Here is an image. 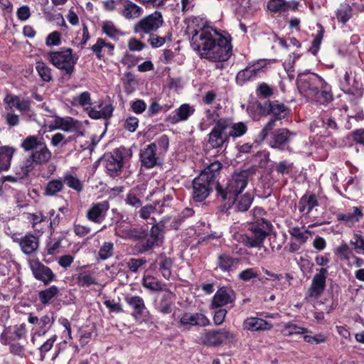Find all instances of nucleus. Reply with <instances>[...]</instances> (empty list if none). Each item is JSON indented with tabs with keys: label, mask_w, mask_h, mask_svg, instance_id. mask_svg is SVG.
I'll list each match as a JSON object with an SVG mask.
<instances>
[{
	"label": "nucleus",
	"mask_w": 364,
	"mask_h": 364,
	"mask_svg": "<svg viewBox=\"0 0 364 364\" xmlns=\"http://www.w3.org/2000/svg\"><path fill=\"white\" fill-rule=\"evenodd\" d=\"M191 46L198 51L200 58L213 62L226 61L232 54L230 41L210 26L196 30Z\"/></svg>",
	"instance_id": "f257e3e1"
},
{
	"label": "nucleus",
	"mask_w": 364,
	"mask_h": 364,
	"mask_svg": "<svg viewBox=\"0 0 364 364\" xmlns=\"http://www.w3.org/2000/svg\"><path fill=\"white\" fill-rule=\"evenodd\" d=\"M223 166L218 161L208 165L200 175L193 181L192 196L195 201L201 202L208 197L213 187L216 188V178Z\"/></svg>",
	"instance_id": "f03ea898"
},
{
	"label": "nucleus",
	"mask_w": 364,
	"mask_h": 364,
	"mask_svg": "<svg viewBox=\"0 0 364 364\" xmlns=\"http://www.w3.org/2000/svg\"><path fill=\"white\" fill-rule=\"evenodd\" d=\"M249 174L247 171L235 172L232 174L225 187L220 183L217 184V196L220 197L225 202V204L228 205L229 208L235 203L238 195L245 188Z\"/></svg>",
	"instance_id": "7ed1b4c3"
},
{
	"label": "nucleus",
	"mask_w": 364,
	"mask_h": 364,
	"mask_svg": "<svg viewBox=\"0 0 364 364\" xmlns=\"http://www.w3.org/2000/svg\"><path fill=\"white\" fill-rule=\"evenodd\" d=\"M27 333L25 323L9 326L3 330L0 341L1 344L9 346V351L11 354L22 357L24 355L25 348L21 342L26 341Z\"/></svg>",
	"instance_id": "20e7f679"
},
{
	"label": "nucleus",
	"mask_w": 364,
	"mask_h": 364,
	"mask_svg": "<svg viewBox=\"0 0 364 364\" xmlns=\"http://www.w3.org/2000/svg\"><path fill=\"white\" fill-rule=\"evenodd\" d=\"M272 228V225L268 220L261 218L250 225L247 232L240 235V240L247 247H261Z\"/></svg>",
	"instance_id": "39448f33"
},
{
	"label": "nucleus",
	"mask_w": 364,
	"mask_h": 364,
	"mask_svg": "<svg viewBox=\"0 0 364 364\" xmlns=\"http://www.w3.org/2000/svg\"><path fill=\"white\" fill-rule=\"evenodd\" d=\"M21 146L25 151H31L30 156L38 165L48 164L52 158V153L43 139L36 135L26 137Z\"/></svg>",
	"instance_id": "423d86ee"
},
{
	"label": "nucleus",
	"mask_w": 364,
	"mask_h": 364,
	"mask_svg": "<svg viewBox=\"0 0 364 364\" xmlns=\"http://www.w3.org/2000/svg\"><path fill=\"white\" fill-rule=\"evenodd\" d=\"M131 155L128 150L122 147L105 154L103 159V164L107 173L112 178L119 176L126 161L130 158Z\"/></svg>",
	"instance_id": "0eeeda50"
},
{
	"label": "nucleus",
	"mask_w": 364,
	"mask_h": 364,
	"mask_svg": "<svg viewBox=\"0 0 364 364\" xmlns=\"http://www.w3.org/2000/svg\"><path fill=\"white\" fill-rule=\"evenodd\" d=\"M48 59L58 69L71 75L74 72L77 58L74 57L71 48H63L60 50L49 52Z\"/></svg>",
	"instance_id": "6e6552de"
},
{
	"label": "nucleus",
	"mask_w": 364,
	"mask_h": 364,
	"mask_svg": "<svg viewBox=\"0 0 364 364\" xmlns=\"http://www.w3.org/2000/svg\"><path fill=\"white\" fill-rule=\"evenodd\" d=\"M164 17L161 12L156 11L146 15L138 21L133 26V31L144 38L145 34L155 33L164 24Z\"/></svg>",
	"instance_id": "1a4fd4ad"
},
{
	"label": "nucleus",
	"mask_w": 364,
	"mask_h": 364,
	"mask_svg": "<svg viewBox=\"0 0 364 364\" xmlns=\"http://www.w3.org/2000/svg\"><path fill=\"white\" fill-rule=\"evenodd\" d=\"M230 134L226 118L219 119L208 134V144L213 149L221 148L229 142Z\"/></svg>",
	"instance_id": "9d476101"
},
{
	"label": "nucleus",
	"mask_w": 364,
	"mask_h": 364,
	"mask_svg": "<svg viewBox=\"0 0 364 364\" xmlns=\"http://www.w3.org/2000/svg\"><path fill=\"white\" fill-rule=\"evenodd\" d=\"M324 84L323 80L314 73L299 75L297 78L300 92L310 97L318 95L319 90L323 87Z\"/></svg>",
	"instance_id": "9b49d317"
},
{
	"label": "nucleus",
	"mask_w": 364,
	"mask_h": 364,
	"mask_svg": "<svg viewBox=\"0 0 364 364\" xmlns=\"http://www.w3.org/2000/svg\"><path fill=\"white\" fill-rule=\"evenodd\" d=\"M202 339L203 343L205 346L208 347H218L232 343L235 340V336L230 331L220 328L206 331Z\"/></svg>",
	"instance_id": "f8f14e48"
},
{
	"label": "nucleus",
	"mask_w": 364,
	"mask_h": 364,
	"mask_svg": "<svg viewBox=\"0 0 364 364\" xmlns=\"http://www.w3.org/2000/svg\"><path fill=\"white\" fill-rule=\"evenodd\" d=\"M266 65L267 63L264 60H259L249 64L245 69L237 73L235 79L237 84L242 85L247 81L252 80L257 76L265 72Z\"/></svg>",
	"instance_id": "ddd939ff"
},
{
	"label": "nucleus",
	"mask_w": 364,
	"mask_h": 364,
	"mask_svg": "<svg viewBox=\"0 0 364 364\" xmlns=\"http://www.w3.org/2000/svg\"><path fill=\"white\" fill-rule=\"evenodd\" d=\"M114 235L123 239L137 241L145 238L146 232L142 228H132L122 221L116 223Z\"/></svg>",
	"instance_id": "4468645a"
},
{
	"label": "nucleus",
	"mask_w": 364,
	"mask_h": 364,
	"mask_svg": "<svg viewBox=\"0 0 364 364\" xmlns=\"http://www.w3.org/2000/svg\"><path fill=\"white\" fill-rule=\"evenodd\" d=\"M210 323L209 319L203 314H191L186 312L181 315L177 323L178 328H183L182 331L189 330L191 326H207Z\"/></svg>",
	"instance_id": "2eb2a0df"
},
{
	"label": "nucleus",
	"mask_w": 364,
	"mask_h": 364,
	"mask_svg": "<svg viewBox=\"0 0 364 364\" xmlns=\"http://www.w3.org/2000/svg\"><path fill=\"white\" fill-rule=\"evenodd\" d=\"M29 267L32 271L34 277L48 284L56 279V275L47 266L41 263L38 259L29 260Z\"/></svg>",
	"instance_id": "dca6fc26"
},
{
	"label": "nucleus",
	"mask_w": 364,
	"mask_h": 364,
	"mask_svg": "<svg viewBox=\"0 0 364 364\" xmlns=\"http://www.w3.org/2000/svg\"><path fill=\"white\" fill-rule=\"evenodd\" d=\"M363 216V208L360 206H353L346 213H338L336 215L337 221L350 228L361 221Z\"/></svg>",
	"instance_id": "f3484780"
},
{
	"label": "nucleus",
	"mask_w": 364,
	"mask_h": 364,
	"mask_svg": "<svg viewBox=\"0 0 364 364\" xmlns=\"http://www.w3.org/2000/svg\"><path fill=\"white\" fill-rule=\"evenodd\" d=\"M109 208V204L107 200L92 203L87 210L86 218L90 221L95 223H100L105 220Z\"/></svg>",
	"instance_id": "a211bd4d"
},
{
	"label": "nucleus",
	"mask_w": 364,
	"mask_h": 364,
	"mask_svg": "<svg viewBox=\"0 0 364 364\" xmlns=\"http://www.w3.org/2000/svg\"><path fill=\"white\" fill-rule=\"evenodd\" d=\"M295 134L287 128L278 129L273 133L269 145L272 148L284 150L285 146L290 142L291 136Z\"/></svg>",
	"instance_id": "6ab92c4d"
},
{
	"label": "nucleus",
	"mask_w": 364,
	"mask_h": 364,
	"mask_svg": "<svg viewBox=\"0 0 364 364\" xmlns=\"http://www.w3.org/2000/svg\"><path fill=\"white\" fill-rule=\"evenodd\" d=\"M159 155L160 154L156 151V143H151L147 145L140 153L141 165L147 168L154 167L159 164Z\"/></svg>",
	"instance_id": "aec40b11"
},
{
	"label": "nucleus",
	"mask_w": 364,
	"mask_h": 364,
	"mask_svg": "<svg viewBox=\"0 0 364 364\" xmlns=\"http://www.w3.org/2000/svg\"><path fill=\"white\" fill-rule=\"evenodd\" d=\"M194 112V107L185 103L168 115L165 120L171 124H176L180 122L188 120Z\"/></svg>",
	"instance_id": "412c9836"
},
{
	"label": "nucleus",
	"mask_w": 364,
	"mask_h": 364,
	"mask_svg": "<svg viewBox=\"0 0 364 364\" xmlns=\"http://www.w3.org/2000/svg\"><path fill=\"white\" fill-rule=\"evenodd\" d=\"M129 305L132 308V316L139 323L145 321L148 311L141 297H126Z\"/></svg>",
	"instance_id": "4be33fe9"
},
{
	"label": "nucleus",
	"mask_w": 364,
	"mask_h": 364,
	"mask_svg": "<svg viewBox=\"0 0 364 364\" xmlns=\"http://www.w3.org/2000/svg\"><path fill=\"white\" fill-rule=\"evenodd\" d=\"M55 127L66 132H75L77 136H83L81 131V123L72 117H57L55 121Z\"/></svg>",
	"instance_id": "5701e85b"
},
{
	"label": "nucleus",
	"mask_w": 364,
	"mask_h": 364,
	"mask_svg": "<svg viewBox=\"0 0 364 364\" xmlns=\"http://www.w3.org/2000/svg\"><path fill=\"white\" fill-rule=\"evenodd\" d=\"M143 12V9L139 6L129 0H122L119 13L127 19L136 18L139 17Z\"/></svg>",
	"instance_id": "b1692460"
},
{
	"label": "nucleus",
	"mask_w": 364,
	"mask_h": 364,
	"mask_svg": "<svg viewBox=\"0 0 364 364\" xmlns=\"http://www.w3.org/2000/svg\"><path fill=\"white\" fill-rule=\"evenodd\" d=\"M161 222L153 225L150 230V235L146 241L141 245V252H146L151 249L154 245H158L163 238Z\"/></svg>",
	"instance_id": "393cba45"
},
{
	"label": "nucleus",
	"mask_w": 364,
	"mask_h": 364,
	"mask_svg": "<svg viewBox=\"0 0 364 364\" xmlns=\"http://www.w3.org/2000/svg\"><path fill=\"white\" fill-rule=\"evenodd\" d=\"M18 243L24 254L31 255L39 247V238L34 235L27 234L19 240Z\"/></svg>",
	"instance_id": "a878e982"
},
{
	"label": "nucleus",
	"mask_w": 364,
	"mask_h": 364,
	"mask_svg": "<svg viewBox=\"0 0 364 364\" xmlns=\"http://www.w3.org/2000/svg\"><path fill=\"white\" fill-rule=\"evenodd\" d=\"M272 327L273 326L270 322L257 317L247 318L243 322L244 329L250 331L270 330Z\"/></svg>",
	"instance_id": "bb28decb"
},
{
	"label": "nucleus",
	"mask_w": 364,
	"mask_h": 364,
	"mask_svg": "<svg viewBox=\"0 0 364 364\" xmlns=\"http://www.w3.org/2000/svg\"><path fill=\"white\" fill-rule=\"evenodd\" d=\"M99 107L100 108V110L96 109L95 107H86L90 117L92 119H108L112 116L114 107L112 104L102 102Z\"/></svg>",
	"instance_id": "cd10ccee"
},
{
	"label": "nucleus",
	"mask_w": 364,
	"mask_h": 364,
	"mask_svg": "<svg viewBox=\"0 0 364 364\" xmlns=\"http://www.w3.org/2000/svg\"><path fill=\"white\" fill-rule=\"evenodd\" d=\"M327 274V269L321 268L319 270V273L314 276L311 287V296H318L323 292L326 286V278Z\"/></svg>",
	"instance_id": "c85d7f7f"
},
{
	"label": "nucleus",
	"mask_w": 364,
	"mask_h": 364,
	"mask_svg": "<svg viewBox=\"0 0 364 364\" xmlns=\"http://www.w3.org/2000/svg\"><path fill=\"white\" fill-rule=\"evenodd\" d=\"M239 258L232 257L228 254H222L218 256L217 260V267L223 272H231L237 268L240 263Z\"/></svg>",
	"instance_id": "c756f323"
},
{
	"label": "nucleus",
	"mask_w": 364,
	"mask_h": 364,
	"mask_svg": "<svg viewBox=\"0 0 364 364\" xmlns=\"http://www.w3.org/2000/svg\"><path fill=\"white\" fill-rule=\"evenodd\" d=\"M269 114L273 115V118L277 120H282L289 115L290 110L283 103L277 100L268 102Z\"/></svg>",
	"instance_id": "7c9ffc66"
},
{
	"label": "nucleus",
	"mask_w": 364,
	"mask_h": 364,
	"mask_svg": "<svg viewBox=\"0 0 364 364\" xmlns=\"http://www.w3.org/2000/svg\"><path fill=\"white\" fill-rule=\"evenodd\" d=\"M318 205V201L315 194H305L299 201V210L300 213L307 215L314 208Z\"/></svg>",
	"instance_id": "2f4dec72"
},
{
	"label": "nucleus",
	"mask_w": 364,
	"mask_h": 364,
	"mask_svg": "<svg viewBox=\"0 0 364 364\" xmlns=\"http://www.w3.org/2000/svg\"><path fill=\"white\" fill-rule=\"evenodd\" d=\"M15 149L8 146H0V172L9 169Z\"/></svg>",
	"instance_id": "473e14b6"
},
{
	"label": "nucleus",
	"mask_w": 364,
	"mask_h": 364,
	"mask_svg": "<svg viewBox=\"0 0 364 364\" xmlns=\"http://www.w3.org/2000/svg\"><path fill=\"white\" fill-rule=\"evenodd\" d=\"M294 6H291V4L286 2L284 0H269L267 7L268 10L273 13H283L289 11L290 9H296L298 3L294 2Z\"/></svg>",
	"instance_id": "72a5a7b5"
},
{
	"label": "nucleus",
	"mask_w": 364,
	"mask_h": 364,
	"mask_svg": "<svg viewBox=\"0 0 364 364\" xmlns=\"http://www.w3.org/2000/svg\"><path fill=\"white\" fill-rule=\"evenodd\" d=\"M280 332L284 336L311 333L308 328L300 326L292 321L285 323L281 328Z\"/></svg>",
	"instance_id": "f704fd0d"
},
{
	"label": "nucleus",
	"mask_w": 364,
	"mask_h": 364,
	"mask_svg": "<svg viewBox=\"0 0 364 364\" xmlns=\"http://www.w3.org/2000/svg\"><path fill=\"white\" fill-rule=\"evenodd\" d=\"M226 119L229 126L230 137H240L247 132V127L244 122H240L235 123L232 122V119L230 118H226Z\"/></svg>",
	"instance_id": "c9c22d12"
},
{
	"label": "nucleus",
	"mask_w": 364,
	"mask_h": 364,
	"mask_svg": "<svg viewBox=\"0 0 364 364\" xmlns=\"http://www.w3.org/2000/svg\"><path fill=\"white\" fill-rule=\"evenodd\" d=\"M63 188L64 184L62 179H52L47 183L43 194L47 196H54L61 192Z\"/></svg>",
	"instance_id": "e433bc0d"
},
{
	"label": "nucleus",
	"mask_w": 364,
	"mask_h": 364,
	"mask_svg": "<svg viewBox=\"0 0 364 364\" xmlns=\"http://www.w3.org/2000/svg\"><path fill=\"white\" fill-rule=\"evenodd\" d=\"M37 165L33 161L32 157L29 156L26 158L19 167L16 168V174L18 178H23L28 176V174L34 169L35 166Z\"/></svg>",
	"instance_id": "4c0bfd02"
},
{
	"label": "nucleus",
	"mask_w": 364,
	"mask_h": 364,
	"mask_svg": "<svg viewBox=\"0 0 364 364\" xmlns=\"http://www.w3.org/2000/svg\"><path fill=\"white\" fill-rule=\"evenodd\" d=\"M53 318H50L49 316L45 315L41 317L38 320L37 326L33 328L35 331V334L38 336H44L50 328Z\"/></svg>",
	"instance_id": "58836bf2"
},
{
	"label": "nucleus",
	"mask_w": 364,
	"mask_h": 364,
	"mask_svg": "<svg viewBox=\"0 0 364 364\" xmlns=\"http://www.w3.org/2000/svg\"><path fill=\"white\" fill-rule=\"evenodd\" d=\"M316 28V32L312 34L313 41L310 48V51L314 55L317 54L325 32L324 28L321 23H317Z\"/></svg>",
	"instance_id": "ea45409f"
},
{
	"label": "nucleus",
	"mask_w": 364,
	"mask_h": 364,
	"mask_svg": "<svg viewBox=\"0 0 364 364\" xmlns=\"http://www.w3.org/2000/svg\"><path fill=\"white\" fill-rule=\"evenodd\" d=\"M159 259V270L165 279H168L171 276L173 260L170 257L163 255H161Z\"/></svg>",
	"instance_id": "a19ab883"
},
{
	"label": "nucleus",
	"mask_w": 364,
	"mask_h": 364,
	"mask_svg": "<svg viewBox=\"0 0 364 364\" xmlns=\"http://www.w3.org/2000/svg\"><path fill=\"white\" fill-rule=\"evenodd\" d=\"M350 245L355 253L364 255V232H354L350 240Z\"/></svg>",
	"instance_id": "79ce46f5"
},
{
	"label": "nucleus",
	"mask_w": 364,
	"mask_h": 364,
	"mask_svg": "<svg viewBox=\"0 0 364 364\" xmlns=\"http://www.w3.org/2000/svg\"><path fill=\"white\" fill-rule=\"evenodd\" d=\"M252 200L253 198L252 196L250 193H245L239 198L237 197L235 203L232 206H235V209L237 211L245 212L249 209Z\"/></svg>",
	"instance_id": "37998d69"
},
{
	"label": "nucleus",
	"mask_w": 364,
	"mask_h": 364,
	"mask_svg": "<svg viewBox=\"0 0 364 364\" xmlns=\"http://www.w3.org/2000/svg\"><path fill=\"white\" fill-rule=\"evenodd\" d=\"M353 14V9L348 4H342L336 11V16L338 22L346 23Z\"/></svg>",
	"instance_id": "c03bdc74"
},
{
	"label": "nucleus",
	"mask_w": 364,
	"mask_h": 364,
	"mask_svg": "<svg viewBox=\"0 0 364 364\" xmlns=\"http://www.w3.org/2000/svg\"><path fill=\"white\" fill-rule=\"evenodd\" d=\"M36 70L43 81L48 82L53 80L52 70L44 62H36Z\"/></svg>",
	"instance_id": "a18cd8bd"
},
{
	"label": "nucleus",
	"mask_w": 364,
	"mask_h": 364,
	"mask_svg": "<svg viewBox=\"0 0 364 364\" xmlns=\"http://www.w3.org/2000/svg\"><path fill=\"white\" fill-rule=\"evenodd\" d=\"M183 221V215H176L173 218L166 217L161 220V225L166 230H178Z\"/></svg>",
	"instance_id": "49530a36"
},
{
	"label": "nucleus",
	"mask_w": 364,
	"mask_h": 364,
	"mask_svg": "<svg viewBox=\"0 0 364 364\" xmlns=\"http://www.w3.org/2000/svg\"><path fill=\"white\" fill-rule=\"evenodd\" d=\"M102 31L112 39L117 40L124 35V33L117 28L111 21H106L103 23Z\"/></svg>",
	"instance_id": "de8ad7c7"
},
{
	"label": "nucleus",
	"mask_w": 364,
	"mask_h": 364,
	"mask_svg": "<svg viewBox=\"0 0 364 364\" xmlns=\"http://www.w3.org/2000/svg\"><path fill=\"white\" fill-rule=\"evenodd\" d=\"M62 181H63V184L65 183L69 188L77 192H80L83 189V185L81 181L77 177L71 174H65Z\"/></svg>",
	"instance_id": "09e8293b"
},
{
	"label": "nucleus",
	"mask_w": 364,
	"mask_h": 364,
	"mask_svg": "<svg viewBox=\"0 0 364 364\" xmlns=\"http://www.w3.org/2000/svg\"><path fill=\"white\" fill-rule=\"evenodd\" d=\"M289 232L292 237H295L301 244L305 243L308 240V235H311L313 233L311 231L309 230H305L302 231L301 228L299 227L291 228L289 230Z\"/></svg>",
	"instance_id": "8fccbe9b"
},
{
	"label": "nucleus",
	"mask_w": 364,
	"mask_h": 364,
	"mask_svg": "<svg viewBox=\"0 0 364 364\" xmlns=\"http://www.w3.org/2000/svg\"><path fill=\"white\" fill-rule=\"evenodd\" d=\"M164 205V203L160 204L159 201H156L154 205H148L142 207L139 210V215L143 219H148L152 213L155 211L161 212V208Z\"/></svg>",
	"instance_id": "3c124183"
},
{
	"label": "nucleus",
	"mask_w": 364,
	"mask_h": 364,
	"mask_svg": "<svg viewBox=\"0 0 364 364\" xmlns=\"http://www.w3.org/2000/svg\"><path fill=\"white\" fill-rule=\"evenodd\" d=\"M46 219V217L44 216L41 212L28 214V220L31 223L32 228L35 231L38 232H42V231L38 229V225L44 222Z\"/></svg>",
	"instance_id": "603ef678"
},
{
	"label": "nucleus",
	"mask_w": 364,
	"mask_h": 364,
	"mask_svg": "<svg viewBox=\"0 0 364 364\" xmlns=\"http://www.w3.org/2000/svg\"><path fill=\"white\" fill-rule=\"evenodd\" d=\"M144 286L153 291L162 290L163 287L159 280L152 276H145L143 279Z\"/></svg>",
	"instance_id": "864d4df0"
},
{
	"label": "nucleus",
	"mask_w": 364,
	"mask_h": 364,
	"mask_svg": "<svg viewBox=\"0 0 364 364\" xmlns=\"http://www.w3.org/2000/svg\"><path fill=\"white\" fill-rule=\"evenodd\" d=\"M112 242H105L99 250L98 257L102 260H105L113 255Z\"/></svg>",
	"instance_id": "5fc2aeb1"
},
{
	"label": "nucleus",
	"mask_w": 364,
	"mask_h": 364,
	"mask_svg": "<svg viewBox=\"0 0 364 364\" xmlns=\"http://www.w3.org/2000/svg\"><path fill=\"white\" fill-rule=\"evenodd\" d=\"M171 297H162L157 306L158 310L162 314H170L172 312L173 302L170 299Z\"/></svg>",
	"instance_id": "6e6d98bb"
},
{
	"label": "nucleus",
	"mask_w": 364,
	"mask_h": 364,
	"mask_svg": "<svg viewBox=\"0 0 364 364\" xmlns=\"http://www.w3.org/2000/svg\"><path fill=\"white\" fill-rule=\"evenodd\" d=\"M304 341L310 344H320L325 343L327 340L326 336L323 333H317L315 335H310L307 333L304 334Z\"/></svg>",
	"instance_id": "4d7b16f0"
},
{
	"label": "nucleus",
	"mask_w": 364,
	"mask_h": 364,
	"mask_svg": "<svg viewBox=\"0 0 364 364\" xmlns=\"http://www.w3.org/2000/svg\"><path fill=\"white\" fill-rule=\"evenodd\" d=\"M154 143L156 144V151L159 154H164L168 151L169 139L167 135H161Z\"/></svg>",
	"instance_id": "13d9d810"
},
{
	"label": "nucleus",
	"mask_w": 364,
	"mask_h": 364,
	"mask_svg": "<svg viewBox=\"0 0 364 364\" xmlns=\"http://www.w3.org/2000/svg\"><path fill=\"white\" fill-rule=\"evenodd\" d=\"M74 139L73 137L69 136L68 138H65V135L62 133H56L51 137L50 144L53 146L57 147L60 145L64 146L67 144L68 142Z\"/></svg>",
	"instance_id": "bf43d9fd"
},
{
	"label": "nucleus",
	"mask_w": 364,
	"mask_h": 364,
	"mask_svg": "<svg viewBox=\"0 0 364 364\" xmlns=\"http://www.w3.org/2000/svg\"><path fill=\"white\" fill-rule=\"evenodd\" d=\"M137 190L135 188L132 189L128 194L127 195L126 202L127 204L135 207L139 208L141 205V201L140 198L137 196Z\"/></svg>",
	"instance_id": "052dcab7"
},
{
	"label": "nucleus",
	"mask_w": 364,
	"mask_h": 364,
	"mask_svg": "<svg viewBox=\"0 0 364 364\" xmlns=\"http://www.w3.org/2000/svg\"><path fill=\"white\" fill-rule=\"evenodd\" d=\"M257 276L258 274L256 268H247L239 274L238 278L242 281L248 282L252 279L257 277Z\"/></svg>",
	"instance_id": "680f3d73"
},
{
	"label": "nucleus",
	"mask_w": 364,
	"mask_h": 364,
	"mask_svg": "<svg viewBox=\"0 0 364 364\" xmlns=\"http://www.w3.org/2000/svg\"><path fill=\"white\" fill-rule=\"evenodd\" d=\"M75 105H78L82 107L91 105L90 94L85 91L82 92L78 96L73 98Z\"/></svg>",
	"instance_id": "e2e57ef3"
},
{
	"label": "nucleus",
	"mask_w": 364,
	"mask_h": 364,
	"mask_svg": "<svg viewBox=\"0 0 364 364\" xmlns=\"http://www.w3.org/2000/svg\"><path fill=\"white\" fill-rule=\"evenodd\" d=\"M95 329V324H93L92 327L90 329H83L82 331L80 338L79 340L81 347L85 346L90 341Z\"/></svg>",
	"instance_id": "0e129e2a"
},
{
	"label": "nucleus",
	"mask_w": 364,
	"mask_h": 364,
	"mask_svg": "<svg viewBox=\"0 0 364 364\" xmlns=\"http://www.w3.org/2000/svg\"><path fill=\"white\" fill-rule=\"evenodd\" d=\"M57 339V336L53 335L52 337H50L49 339H48L43 345L41 346L39 348L41 360H43L45 358V355L47 352H48L52 347L53 346L54 342Z\"/></svg>",
	"instance_id": "69168bd1"
},
{
	"label": "nucleus",
	"mask_w": 364,
	"mask_h": 364,
	"mask_svg": "<svg viewBox=\"0 0 364 364\" xmlns=\"http://www.w3.org/2000/svg\"><path fill=\"white\" fill-rule=\"evenodd\" d=\"M256 92L257 96L267 98L272 95L273 89L267 83L263 82L258 85Z\"/></svg>",
	"instance_id": "338daca9"
},
{
	"label": "nucleus",
	"mask_w": 364,
	"mask_h": 364,
	"mask_svg": "<svg viewBox=\"0 0 364 364\" xmlns=\"http://www.w3.org/2000/svg\"><path fill=\"white\" fill-rule=\"evenodd\" d=\"M77 282L80 287H88L95 283V279L88 274L81 273L77 277Z\"/></svg>",
	"instance_id": "774afa93"
}]
</instances>
